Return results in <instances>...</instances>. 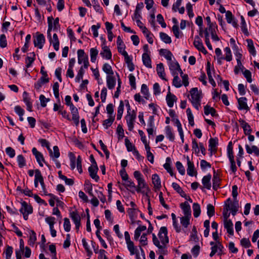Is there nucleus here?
<instances>
[{
    "mask_svg": "<svg viewBox=\"0 0 259 259\" xmlns=\"http://www.w3.org/2000/svg\"><path fill=\"white\" fill-rule=\"evenodd\" d=\"M136 116V112L134 110H132L131 112H127L125 117L128 129L130 131H132L134 128Z\"/></svg>",
    "mask_w": 259,
    "mask_h": 259,
    "instance_id": "obj_4",
    "label": "nucleus"
},
{
    "mask_svg": "<svg viewBox=\"0 0 259 259\" xmlns=\"http://www.w3.org/2000/svg\"><path fill=\"white\" fill-rule=\"evenodd\" d=\"M186 159L188 165L187 169V174L190 176L193 177L196 174V171L194 169V163L190 161L188 156H187Z\"/></svg>",
    "mask_w": 259,
    "mask_h": 259,
    "instance_id": "obj_15",
    "label": "nucleus"
},
{
    "mask_svg": "<svg viewBox=\"0 0 259 259\" xmlns=\"http://www.w3.org/2000/svg\"><path fill=\"white\" fill-rule=\"evenodd\" d=\"M204 113L206 115H208L209 114H211L212 116H216V111L215 110L210 106L208 105H206L204 108Z\"/></svg>",
    "mask_w": 259,
    "mask_h": 259,
    "instance_id": "obj_39",
    "label": "nucleus"
},
{
    "mask_svg": "<svg viewBox=\"0 0 259 259\" xmlns=\"http://www.w3.org/2000/svg\"><path fill=\"white\" fill-rule=\"evenodd\" d=\"M211 179V176L210 174H208L203 177L202 179V183L203 187L208 190H210L211 187L210 180Z\"/></svg>",
    "mask_w": 259,
    "mask_h": 259,
    "instance_id": "obj_22",
    "label": "nucleus"
},
{
    "mask_svg": "<svg viewBox=\"0 0 259 259\" xmlns=\"http://www.w3.org/2000/svg\"><path fill=\"white\" fill-rule=\"evenodd\" d=\"M59 18L57 17L55 20L53 17H48V29L47 31L48 37L51 40V31L53 28L57 29L59 27Z\"/></svg>",
    "mask_w": 259,
    "mask_h": 259,
    "instance_id": "obj_3",
    "label": "nucleus"
},
{
    "mask_svg": "<svg viewBox=\"0 0 259 259\" xmlns=\"http://www.w3.org/2000/svg\"><path fill=\"white\" fill-rule=\"evenodd\" d=\"M165 134L167 138H168L170 141H174L175 135L172 132L171 128L168 125L165 127Z\"/></svg>",
    "mask_w": 259,
    "mask_h": 259,
    "instance_id": "obj_37",
    "label": "nucleus"
},
{
    "mask_svg": "<svg viewBox=\"0 0 259 259\" xmlns=\"http://www.w3.org/2000/svg\"><path fill=\"white\" fill-rule=\"evenodd\" d=\"M233 224L231 220H224V227L227 230V233L231 235L234 234Z\"/></svg>",
    "mask_w": 259,
    "mask_h": 259,
    "instance_id": "obj_26",
    "label": "nucleus"
},
{
    "mask_svg": "<svg viewBox=\"0 0 259 259\" xmlns=\"http://www.w3.org/2000/svg\"><path fill=\"white\" fill-rule=\"evenodd\" d=\"M169 68L173 75L178 74L177 72L179 71L180 73L181 70H182L179 64L177 62H169Z\"/></svg>",
    "mask_w": 259,
    "mask_h": 259,
    "instance_id": "obj_14",
    "label": "nucleus"
},
{
    "mask_svg": "<svg viewBox=\"0 0 259 259\" xmlns=\"http://www.w3.org/2000/svg\"><path fill=\"white\" fill-rule=\"evenodd\" d=\"M59 84L58 82H55L54 83V85L53 87V90L55 97L56 99L59 98Z\"/></svg>",
    "mask_w": 259,
    "mask_h": 259,
    "instance_id": "obj_62",
    "label": "nucleus"
},
{
    "mask_svg": "<svg viewBox=\"0 0 259 259\" xmlns=\"http://www.w3.org/2000/svg\"><path fill=\"white\" fill-rule=\"evenodd\" d=\"M191 95V101L193 106L197 110H199L200 106V101L202 98V93L201 91H198L197 88H193L190 91Z\"/></svg>",
    "mask_w": 259,
    "mask_h": 259,
    "instance_id": "obj_2",
    "label": "nucleus"
},
{
    "mask_svg": "<svg viewBox=\"0 0 259 259\" xmlns=\"http://www.w3.org/2000/svg\"><path fill=\"white\" fill-rule=\"evenodd\" d=\"M241 28L242 32L246 35V36H248L249 35V32L248 31V29L247 28V25L246 23V22L245 21V19L244 17H241Z\"/></svg>",
    "mask_w": 259,
    "mask_h": 259,
    "instance_id": "obj_42",
    "label": "nucleus"
},
{
    "mask_svg": "<svg viewBox=\"0 0 259 259\" xmlns=\"http://www.w3.org/2000/svg\"><path fill=\"white\" fill-rule=\"evenodd\" d=\"M134 176L138 182V186L136 188L137 192L142 193L147 196H148L150 190L143 179L141 173L139 171L136 170L134 171Z\"/></svg>",
    "mask_w": 259,
    "mask_h": 259,
    "instance_id": "obj_1",
    "label": "nucleus"
},
{
    "mask_svg": "<svg viewBox=\"0 0 259 259\" xmlns=\"http://www.w3.org/2000/svg\"><path fill=\"white\" fill-rule=\"evenodd\" d=\"M32 152L35 156L37 162L40 166H43L42 162H44L46 164L49 166V165L46 162H45L42 154L40 152L38 151L36 148L34 147L32 148Z\"/></svg>",
    "mask_w": 259,
    "mask_h": 259,
    "instance_id": "obj_13",
    "label": "nucleus"
},
{
    "mask_svg": "<svg viewBox=\"0 0 259 259\" xmlns=\"http://www.w3.org/2000/svg\"><path fill=\"white\" fill-rule=\"evenodd\" d=\"M174 76V77L172 81L173 85L176 88H180L182 85V84L181 83V81L180 78L178 76V74H176Z\"/></svg>",
    "mask_w": 259,
    "mask_h": 259,
    "instance_id": "obj_57",
    "label": "nucleus"
},
{
    "mask_svg": "<svg viewBox=\"0 0 259 259\" xmlns=\"http://www.w3.org/2000/svg\"><path fill=\"white\" fill-rule=\"evenodd\" d=\"M158 235L161 244H167L168 243L169 240L167 236V230L165 227L160 228Z\"/></svg>",
    "mask_w": 259,
    "mask_h": 259,
    "instance_id": "obj_7",
    "label": "nucleus"
},
{
    "mask_svg": "<svg viewBox=\"0 0 259 259\" xmlns=\"http://www.w3.org/2000/svg\"><path fill=\"white\" fill-rule=\"evenodd\" d=\"M215 210L214 206L211 204H208L207 205V214L208 216L210 218L214 214Z\"/></svg>",
    "mask_w": 259,
    "mask_h": 259,
    "instance_id": "obj_58",
    "label": "nucleus"
},
{
    "mask_svg": "<svg viewBox=\"0 0 259 259\" xmlns=\"http://www.w3.org/2000/svg\"><path fill=\"white\" fill-rule=\"evenodd\" d=\"M181 208L183 211L184 214L186 217H191V210L190 205L188 202L185 201L180 204Z\"/></svg>",
    "mask_w": 259,
    "mask_h": 259,
    "instance_id": "obj_20",
    "label": "nucleus"
},
{
    "mask_svg": "<svg viewBox=\"0 0 259 259\" xmlns=\"http://www.w3.org/2000/svg\"><path fill=\"white\" fill-rule=\"evenodd\" d=\"M29 244L30 245L33 246L35 241L36 240V233L33 230L29 231Z\"/></svg>",
    "mask_w": 259,
    "mask_h": 259,
    "instance_id": "obj_43",
    "label": "nucleus"
},
{
    "mask_svg": "<svg viewBox=\"0 0 259 259\" xmlns=\"http://www.w3.org/2000/svg\"><path fill=\"white\" fill-rule=\"evenodd\" d=\"M186 113L188 116L189 123L191 126H193L194 125V117L191 109L190 108L187 109Z\"/></svg>",
    "mask_w": 259,
    "mask_h": 259,
    "instance_id": "obj_50",
    "label": "nucleus"
},
{
    "mask_svg": "<svg viewBox=\"0 0 259 259\" xmlns=\"http://www.w3.org/2000/svg\"><path fill=\"white\" fill-rule=\"evenodd\" d=\"M125 144L128 151L133 152L136 149L135 146L133 145V144L131 143L127 138L125 139Z\"/></svg>",
    "mask_w": 259,
    "mask_h": 259,
    "instance_id": "obj_60",
    "label": "nucleus"
},
{
    "mask_svg": "<svg viewBox=\"0 0 259 259\" xmlns=\"http://www.w3.org/2000/svg\"><path fill=\"white\" fill-rule=\"evenodd\" d=\"M191 217H183L181 218V224L185 228H187L190 224V218Z\"/></svg>",
    "mask_w": 259,
    "mask_h": 259,
    "instance_id": "obj_53",
    "label": "nucleus"
},
{
    "mask_svg": "<svg viewBox=\"0 0 259 259\" xmlns=\"http://www.w3.org/2000/svg\"><path fill=\"white\" fill-rule=\"evenodd\" d=\"M125 183L123 184V185L127 189L128 188L135 189L136 188V186L135 185V183L131 180H124Z\"/></svg>",
    "mask_w": 259,
    "mask_h": 259,
    "instance_id": "obj_49",
    "label": "nucleus"
},
{
    "mask_svg": "<svg viewBox=\"0 0 259 259\" xmlns=\"http://www.w3.org/2000/svg\"><path fill=\"white\" fill-rule=\"evenodd\" d=\"M193 210L194 217H198L201 212L200 205L197 203H194L193 204Z\"/></svg>",
    "mask_w": 259,
    "mask_h": 259,
    "instance_id": "obj_40",
    "label": "nucleus"
},
{
    "mask_svg": "<svg viewBox=\"0 0 259 259\" xmlns=\"http://www.w3.org/2000/svg\"><path fill=\"white\" fill-rule=\"evenodd\" d=\"M102 69L104 72H105L107 75H113L114 72L112 69L111 66L106 63L104 64Z\"/></svg>",
    "mask_w": 259,
    "mask_h": 259,
    "instance_id": "obj_31",
    "label": "nucleus"
},
{
    "mask_svg": "<svg viewBox=\"0 0 259 259\" xmlns=\"http://www.w3.org/2000/svg\"><path fill=\"white\" fill-rule=\"evenodd\" d=\"M193 45L195 47L202 53L206 54L207 52L203 46L202 40L198 36H196L194 38Z\"/></svg>",
    "mask_w": 259,
    "mask_h": 259,
    "instance_id": "obj_11",
    "label": "nucleus"
},
{
    "mask_svg": "<svg viewBox=\"0 0 259 259\" xmlns=\"http://www.w3.org/2000/svg\"><path fill=\"white\" fill-rule=\"evenodd\" d=\"M34 181H36V182H39L40 184H43L44 179L41 172L39 169H37L35 170Z\"/></svg>",
    "mask_w": 259,
    "mask_h": 259,
    "instance_id": "obj_46",
    "label": "nucleus"
},
{
    "mask_svg": "<svg viewBox=\"0 0 259 259\" xmlns=\"http://www.w3.org/2000/svg\"><path fill=\"white\" fill-rule=\"evenodd\" d=\"M169 87L168 88V92L166 96V101L167 104V105L169 107H172L174 104V103L177 101V97L175 95L171 94L170 92L169 91Z\"/></svg>",
    "mask_w": 259,
    "mask_h": 259,
    "instance_id": "obj_16",
    "label": "nucleus"
},
{
    "mask_svg": "<svg viewBox=\"0 0 259 259\" xmlns=\"http://www.w3.org/2000/svg\"><path fill=\"white\" fill-rule=\"evenodd\" d=\"M142 61L145 66L149 68H152L151 60L149 54L143 53L142 55Z\"/></svg>",
    "mask_w": 259,
    "mask_h": 259,
    "instance_id": "obj_27",
    "label": "nucleus"
},
{
    "mask_svg": "<svg viewBox=\"0 0 259 259\" xmlns=\"http://www.w3.org/2000/svg\"><path fill=\"white\" fill-rule=\"evenodd\" d=\"M98 170V167L97 165H91L89 167L90 176L96 182H98L99 179V177L97 175Z\"/></svg>",
    "mask_w": 259,
    "mask_h": 259,
    "instance_id": "obj_17",
    "label": "nucleus"
},
{
    "mask_svg": "<svg viewBox=\"0 0 259 259\" xmlns=\"http://www.w3.org/2000/svg\"><path fill=\"white\" fill-rule=\"evenodd\" d=\"M156 71L158 76L163 80H167L165 78V73L164 68L162 63H159L157 65Z\"/></svg>",
    "mask_w": 259,
    "mask_h": 259,
    "instance_id": "obj_23",
    "label": "nucleus"
},
{
    "mask_svg": "<svg viewBox=\"0 0 259 259\" xmlns=\"http://www.w3.org/2000/svg\"><path fill=\"white\" fill-rule=\"evenodd\" d=\"M206 20L208 26L207 27H209V30L210 31V30H215L217 28V26L215 22H211L210 17H206Z\"/></svg>",
    "mask_w": 259,
    "mask_h": 259,
    "instance_id": "obj_55",
    "label": "nucleus"
},
{
    "mask_svg": "<svg viewBox=\"0 0 259 259\" xmlns=\"http://www.w3.org/2000/svg\"><path fill=\"white\" fill-rule=\"evenodd\" d=\"M125 240L127 244V248L130 252L131 255H134L135 252V246L133 241L131 240L130 235L127 231L124 232Z\"/></svg>",
    "mask_w": 259,
    "mask_h": 259,
    "instance_id": "obj_10",
    "label": "nucleus"
},
{
    "mask_svg": "<svg viewBox=\"0 0 259 259\" xmlns=\"http://www.w3.org/2000/svg\"><path fill=\"white\" fill-rule=\"evenodd\" d=\"M90 53L91 62H95L99 53L98 50L96 48H93L90 49Z\"/></svg>",
    "mask_w": 259,
    "mask_h": 259,
    "instance_id": "obj_36",
    "label": "nucleus"
},
{
    "mask_svg": "<svg viewBox=\"0 0 259 259\" xmlns=\"http://www.w3.org/2000/svg\"><path fill=\"white\" fill-rule=\"evenodd\" d=\"M180 76L182 78L183 84L185 87H187L189 85V78L188 76L186 74H184L182 70H181V72L180 73Z\"/></svg>",
    "mask_w": 259,
    "mask_h": 259,
    "instance_id": "obj_56",
    "label": "nucleus"
},
{
    "mask_svg": "<svg viewBox=\"0 0 259 259\" xmlns=\"http://www.w3.org/2000/svg\"><path fill=\"white\" fill-rule=\"evenodd\" d=\"M7 46L6 36L4 34L0 35V47L2 48H6Z\"/></svg>",
    "mask_w": 259,
    "mask_h": 259,
    "instance_id": "obj_61",
    "label": "nucleus"
},
{
    "mask_svg": "<svg viewBox=\"0 0 259 259\" xmlns=\"http://www.w3.org/2000/svg\"><path fill=\"white\" fill-rule=\"evenodd\" d=\"M49 39H50L49 38ZM50 41H52L53 47L56 51H58L59 49V40L58 36L56 33H54L53 36V40H50Z\"/></svg>",
    "mask_w": 259,
    "mask_h": 259,
    "instance_id": "obj_32",
    "label": "nucleus"
},
{
    "mask_svg": "<svg viewBox=\"0 0 259 259\" xmlns=\"http://www.w3.org/2000/svg\"><path fill=\"white\" fill-rule=\"evenodd\" d=\"M218 144V139L216 138H210L209 140V150L212 152L217 151V146Z\"/></svg>",
    "mask_w": 259,
    "mask_h": 259,
    "instance_id": "obj_28",
    "label": "nucleus"
},
{
    "mask_svg": "<svg viewBox=\"0 0 259 259\" xmlns=\"http://www.w3.org/2000/svg\"><path fill=\"white\" fill-rule=\"evenodd\" d=\"M20 211L22 213L24 220H27L28 215L32 213L33 209L27 202L23 201L21 203V207L20 209Z\"/></svg>",
    "mask_w": 259,
    "mask_h": 259,
    "instance_id": "obj_6",
    "label": "nucleus"
},
{
    "mask_svg": "<svg viewBox=\"0 0 259 259\" xmlns=\"http://www.w3.org/2000/svg\"><path fill=\"white\" fill-rule=\"evenodd\" d=\"M195 23L199 26V35L201 37H203V29L202 28L203 24V20L202 17H197L196 19Z\"/></svg>",
    "mask_w": 259,
    "mask_h": 259,
    "instance_id": "obj_44",
    "label": "nucleus"
},
{
    "mask_svg": "<svg viewBox=\"0 0 259 259\" xmlns=\"http://www.w3.org/2000/svg\"><path fill=\"white\" fill-rule=\"evenodd\" d=\"M212 187L214 190H217L220 186V179L217 175H214L212 179Z\"/></svg>",
    "mask_w": 259,
    "mask_h": 259,
    "instance_id": "obj_48",
    "label": "nucleus"
},
{
    "mask_svg": "<svg viewBox=\"0 0 259 259\" xmlns=\"http://www.w3.org/2000/svg\"><path fill=\"white\" fill-rule=\"evenodd\" d=\"M78 63L80 64L88 60V56L85 54L83 50L79 49L77 51Z\"/></svg>",
    "mask_w": 259,
    "mask_h": 259,
    "instance_id": "obj_21",
    "label": "nucleus"
},
{
    "mask_svg": "<svg viewBox=\"0 0 259 259\" xmlns=\"http://www.w3.org/2000/svg\"><path fill=\"white\" fill-rule=\"evenodd\" d=\"M246 41L247 43V48L249 53L253 56H255L256 55V51L254 47L252 40L251 39H247Z\"/></svg>",
    "mask_w": 259,
    "mask_h": 259,
    "instance_id": "obj_29",
    "label": "nucleus"
},
{
    "mask_svg": "<svg viewBox=\"0 0 259 259\" xmlns=\"http://www.w3.org/2000/svg\"><path fill=\"white\" fill-rule=\"evenodd\" d=\"M152 183L154 185L155 191L159 190L161 187V181L157 174H154L152 176Z\"/></svg>",
    "mask_w": 259,
    "mask_h": 259,
    "instance_id": "obj_18",
    "label": "nucleus"
},
{
    "mask_svg": "<svg viewBox=\"0 0 259 259\" xmlns=\"http://www.w3.org/2000/svg\"><path fill=\"white\" fill-rule=\"evenodd\" d=\"M127 213L132 223H134L135 218L137 215V210L134 208H129Z\"/></svg>",
    "mask_w": 259,
    "mask_h": 259,
    "instance_id": "obj_45",
    "label": "nucleus"
},
{
    "mask_svg": "<svg viewBox=\"0 0 259 259\" xmlns=\"http://www.w3.org/2000/svg\"><path fill=\"white\" fill-rule=\"evenodd\" d=\"M124 110V103L122 101H120L119 102V106L117 108V119L120 120L122 118V116Z\"/></svg>",
    "mask_w": 259,
    "mask_h": 259,
    "instance_id": "obj_30",
    "label": "nucleus"
},
{
    "mask_svg": "<svg viewBox=\"0 0 259 259\" xmlns=\"http://www.w3.org/2000/svg\"><path fill=\"white\" fill-rule=\"evenodd\" d=\"M36 38L34 39L33 42L35 47H38L41 49L42 48L45 43V38L43 34L37 32L36 33Z\"/></svg>",
    "mask_w": 259,
    "mask_h": 259,
    "instance_id": "obj_9",
    "label": "nucleus"
},
{
    "mask_svg": "<svg viewBox=\"0 0 259 259\" xmlns=\"http://www.w3.org/2000/svg\"><path fill=\"white\" fill-rule=\"evenodd\" d=\"M160 37L161 39L166 44H170L171 42V39L170 36H169L167 34L164 32H160Z\"/></svg>",
    "mask_w": 259,
    "mask_h": 259,
    "instance_id": "obj_47",
    "label": "nucleus"
},
{
    "mask_svg": "<svg viewBox=\"0 0 259 259\" xmlns=\"http://www.w3.org/2000/svg\"><path fill=\"white\" fill-rule=\"evenodd\" d=\"M101 47L102 51L100 52V55L103 58H105L107 60L110 59L112 57V53L109 47L106 46L105 39L104 40L103 43L101 45Z\"/></svg>",
    "mask_w": 259,
    "mask_h": 259,
    "instance_id": "obj_8",
    "label": "nucleus"
},
{
    "mask_svg": "<svg viewBox=\"0 0 259 259\" xmlns=\"http://www.w3.org/2000/svg\"><path fill=\"white\" fill-rule=\"evenodd\" d=\"M224 52L225 53V57H223L224 60L228 62H230L232 60V55L231 49L229 47H226L224 49Z\"/></svg>",
    "mask_w": 259,
    "mask_h": 259,
    "instance_id": "obj_38",
    "label": "nucleus"
},
{
    "mask_svg": "<svg viewBox=\"0 0 259 259\" xmlns=\"http://www.w3.org/2000/svg\"><path fill=\"white\" fill-rule=\"evenodd\" d=\"M84 73V70H83V67L81 66L78 72V73L75 77V80L76 82H79L81 79H82L83 74Z\"/></svg>",
    "mask_w": 259,
    "mask_h": 259,
    "instance_id": "obj_64",
    "label": "nucleus"
},
{
    "mask_svg": "<svg viewBox=\"0 0 259 259\" xmlns=\"http://www.w3.org/2000/svg\"><path fill=\"white\" fill-rule=\"evenodd\" d=\"M241 127L243 128L244 134L245 135H249L251 132V129L250 125L244 120L240 119L239 120Z\"/></svg>",
    "mask_w": 259,
    "mask_h": 259,
    "instance_id": "obj_25",
    "label": "nucleus"
},
{
    "mask_svg": "<svg viewBox=\"0 0 259 259\" xmlns=\"http://www.w3.org/2000/svg\"><path fill=\"white\" fill-rule=\"evenodd\" d=\"M141 93L143 94L144 98L148 100L150 97V94L148 87L145 84H143L141 87Z\"/></svg>",
    "mask_w": 259,
    "mask_h": 259,
    "instance_id": "obj_41",
    "label": "nucleus"
},
{
    "mask_svg": "<svg viewBox=\"0 0 259 259\" xmlns=\"http://www.w3.org/2000/svg\"><path fill=\"white\" fill-rule=\"evenodd\" d=\"M206 20L208 26L207 27H209V30L210 31V30H215L217 28V26L215 22H211L210 17H206Z\"/></svg>",
    "mask_w": 259,
    "mask_h": 259,
    "instance_id": "obj_54",
    "label": "nucleus"
},
{
    "mask_svg": "<svg viewBox=\"0 0 259 259\" xmlns=\"http://www.w3.org/2000/svg\"><path fill=\"white\" fill-rule=\"evenodd\" d=\"M69 215L75 224L76 229L78 230L80 226L81 218L79 214L76 211H73L70 212Z\"/></svg>",
    "mask_w": 259,
    "mask_h": 259,
    "instance_id": "obj_12",
    "label": "nucleus"
},
{
    "mask_svg": "<svg viewBox=\"0 0 259 259\" xmlns=\"http://www.w3.org/2000/svg\"><path fill=\"white\" fill-rule=\"evenodd\" d=\"M170 162H171L170 158L169 157H167L166 159V162L163 165V167L167 170V171L168 173H169V174L171 176H172L174 174H173V172H172V168L171 167Z\"/></svg>",
    "mask_w": 259,
    "mask_h": 259,
    "instance_id": "obj_34",
    "label": "nucleus"
},
{
    "mask_svg": "<svg viewBox=\"0 0 259 259\" xmlns=\"http://www.w3.org/2000/svg\"><path fill=\"white\" fill-rule=\"evenodd\" d=\"M152 240L153 244L158 247V252L160 255L163 256V255H165L167 253L166 249L167 244H161L155 234H152Z\"/></svg>",
    "mask_w": 259,
    "mask_h": 259,
    "instance_id": "obj_5",
    "label": "nucleus"
},
{
    "mask_svg": "<svg viewBox=\"0 0 259 259\" xmlns=\"http://www.w3.org/2000/svg\"><path fill=\"white\" fill-rule=\"evenodd\" d=\"M176 166L181 175H184L185 174V169L181 162L177 161L176 163Z\"/></svg>",
    "mask_w": 259,
    "mask_h": 259,
    "instance_id": "obj_59",
    "label": "nucleus"
},
{
    "mask_svg": "<svg viewBox=\"0 0 259 259\" xmlns=\"http://www.w3.org/2000/svg\"><path fill=\"white\" fill-rule=\"evenodd\" d=\"M106 82L107 87L109 90H112L114 88L116 79L113 75H107L106 76Z\"/></svg>",
    "mask_w": 259,
    "mask_h": 259,
    "instance_id": "obj_24",
    "label": "nucleus"
},
{
    "mask_svg": "<svg viewBox=\"0 0 259 259\" xmlns=\"http://www.w3.org/2000/svg\"><path fill=\"white\" fill-rule=\"evenodd\" d=\"M35 59V54L32 52L30 53V56H27L25 60L26 66L27 68H29Z\"/></svg>",
    "mask_w": 259,
    "mask_h": 259,
    "instance_id": "obj_35",
    "label": "nucleus"
},
{
    "mask_svg": "<svg viewBox=\"0 0 259 259\" xmlns=\"http://www.w3.org/2000/svg\"><path fill=\"white\" fill-rule=\"evenodd\" d=\"M17 159L19 167L22 168L26 165V160L22 155H18Z\"/></svg>",
    "mask_w": 259,
    "mask_h": 259,
    "instance_id": "obj_52",
    "label": "nucleus"
},
{
    "mask_svg": "<svg viewBox=\"0 0 259 259\" xmlns=\"http://www.w3.org/2000/svg\"><path fill=\"white\" fill-rule=\"evenodd\" d=\"M64 229L66 232H69L71 229V224L68 218H65L64 219Z\"/></svg>",
    "mask_w": 259,
    "mask_h": 259,
    "instance_id": "obj_63",
    "label": "nucleus"
},
{
    "mask_svg": "<svg viewBox=\"0 0 259 259\" xmlns=\"http://www.w3.org/2000/svg\"><path fill=\"white\" fill-rule=\"evenodd\" d=\"M115 119V115H110L109 118L104 120L103 123V126L107 129L109 126L111 125Z\"/></svg>",
    "mask_w": 259,
    "mask_h": 259,
    "instance_id": "obj_33",
    "label": "nucleus"
},
{
    "mask_svg": "<svg viewBox=\"0 0 259 259\" xmlns=\"http://www.w3.org/2000/svg\"><path fill=\"white\" fill-rule=\"evenodd\" d=\"M50 155L53 160L58 158L60 156V152L58 146H55L53 147V151H52V155Z\"/></svg>",
    "mask_w": 259,
    "mask_h": 259,
    "instance_id": "obj_51",
    "label": "nucleus"
},
{
    "mask_svg": "<svg viewBox=\"0 0 259 259\" xmlns=\"http://www.w3.org/2000/svg\"><path fill=\"white\" fill-rule=\"evenodd\" d=\"M238 109L239 110H249V108L247 104V99L245 97H241L238 99Z\"/></svg>",
    "mask_w": 259,
    "mask_h": 259,
    "instance_id": "obj_19",
    "label": "nucleus"
}]
</instances>
